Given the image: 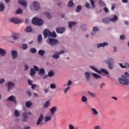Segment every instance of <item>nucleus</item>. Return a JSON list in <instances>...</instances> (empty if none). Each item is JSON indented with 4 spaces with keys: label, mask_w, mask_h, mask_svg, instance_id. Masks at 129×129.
Returning a JSON list of instances; mask_svg holds the SVG:
<instances>
[{
    "label": "nucleus",
    "mask_w": 129,
    "mask_h": 129,
    "mask_svg": "<svg viewBox=\"0 0 129 129\" xmlns=\"http://www.w3.org/2000/svg\"><path fill=\"white\" fill-rule=\"evenodd\" d=\"M48 44H49V45H50V46H52V47L58 45V44L59 43V41H58V40L54 38H48Z\"/></svg>",
    "instance_id": "nucleus-8"
},
{
    "label": "nucleus",
    "mask_w": 129,
    "mask_h": 129,
    "mask_svg": "<svg viewBox=\"0 0 129 129\" xmlns=\"http://www.w3.org/2000/svg\"><path fill=\"white\" fill-rule=\"evenodd\" d=\"M8 100H10V101H13L14 103H17V100L16 99V97L14 95L10 96L9 98H8Z\"/></svg>",
    "instance_id": "nucleus-13"
},
{
    "label": "nucleus",
    "mask_w": 129,
    "mask_h": 129,
    "mask_svg": "<svg viewBox=\"0 0 129 129\" xmlns=\"http://www.w3.org/2000/svg\"><path fill=\"white\" fill-rule=\"evenodd\" d=\"M70 90V86H68L67 88L64 89V93L66 94Z\"/></svg>",
    "instance_id": "nucleus-42"
},
{
    "label": "nucleus",
    "mask_w": 129,
    "mask_h": 129,
    "mask_svg": "<svg viewBox=\"0 0 129 129\" xmlns=\"http://www.w3.org/2000/svg\"><path fill=\"white\" fill-rule=\"evenodd\" d=\"M32 23L33 25H36V26H42L44 24L43 20L38 18H34L32 20Z\"/></svg>",
    "instance_id": "nucleus-5"
},
{
    "label": "nucleus",
    "mask_w": 129,
    "mask_h": 129,
    "mask_svg": "<svg viewBox=\"0 0 129 129\" xmlns=\"http://www.w3.org/2000/svg\"><path fill=\"white\" fill-rule=\"evenodd\" d=\"M119 65H120L121 68H126V67L125 66L122 65V63H119Z\"/></svg>",
    "instance_id": "nucleus-59"
},
{
    "label": "nucleus",
    "mask_w": 129,
    "mask_h": 129,
    "mask_svg": "<svg viewBox=\"0 0 129 129\" xmlns=\"http://www.w3.org/2000/svg\"><path fill=\"white\" fill-rule=\"evenodd\" d=\"M14 87H15V83L11 82H8V91H10L11 89H13Z\"/></svg>",
    "instance_id": "nucleus-9"
},
{
    "label": "nucleus",
    "mask_w": 129,
    "mask_h": 129,
    "mask_svg": "<svg viewBox=\"0 0 129 129\" xmlns=\"http://www.w3.org/2000/svg\"><path fill=\"white\" fill-rule=\"evenodd\" d=\"M114 9H115V5L114 4H112L111 6V11H114Z\"/></svg>",
    "instance_id": "nucleus-58"
},
{
    "label": "nucleus",
    "mask_w": 129,
    "mask_h": 129,
    "mask_svg": "<svg viewBox=\"0 0 129 129\" xmlns=\"http://www.w3.org/2000/svg\"><path fill=\"white\" fill-rule=\"evenodd\" d=\"M22 116L24 117V118L22 119V121H23V122H26V121H27V119L28 118V116L27 115V112H23Z\"/></svg>",
    "instance_id": "nucleus-17"
},
{
    "label": "nucleus",
    "mask_w": 129,
    "mask_h": 129,
    "mask_svg": "<svg viewBox=\"0 0 129 129\" xmlns=\"http://www.w3.org/2000/svg\"><path fill=\"white\" fill-rule=\"evenodd\" d=\"M34 70H35V71H37V72H38V71H39V68L36 66H34Z\"/></svg>",
    "instance_id": "nucleus-54"
},
{
    "label": "nucleus",
    "mask_w": 129,
    "mask_h": 129,
    "mask_svg": "<svg viewBox=\"0 0 129 129\" xmlns=\"http://www.w3.org/2000/svg\"><path fill=\"white\" fill-rule=\"evenodd\" d=\"M25 32H32L33 31V29L31 27L29 26L26 28V29L25 30Z\"/></svg>",
    "instance_id": "nucleus-33"
},
{
    "label": "nucleus",
    "mask_w": 129,
    "mask_h": 129,
    "mask_svg": "<svg viewBox=\"0 0 129 129\" xmlns=\"http://www.w3.org/2000/svg\"><path fill=\"white\" fill-rule=\"evenodd\" d=\"M82 10V7L80 5H78L77 8H76V13H79L80 11Z\"/></svg>",
    "instance_id": "nucleus-26"
},
{
    "label": "nucleus",
    "mask_w": 129,
    "mask_h": 129,
    "mask_svg": "<svg viewBox=\"0 0 129 129\" xmlns=\"http://www.w3.org/2000/svg\"><path fill=\"white\" fill-rule=\"evenodd\" d=\"M14 115L16 116V117H18L20 116V113L17 110H15L14 112Z\"/></svg>",
    "instance_id": "nucleus-40"
},
{
    "label": "nucleus",
    "mask_w": 129,
    "mask_h": 129,
    "mask_svg": "<svg viewBox=\"0 0 129 129\" xmlns=\"http://www.w3.org/2000/svg\"><path fill=\"white\" fill-rule=\"evenodd\" d=\"M45 72V70H44V68H42L39 70L38 74L39 75H44Z\"/></svg>",
    "instance_id": "nucleus-23"
},
{
    "label": "nucleus",
    "mask_w": 129,
    "mask_h": 129,
    "mask_svg": "<svg viewBox=\"0 0 129 129\" xmlns=\"http://www.w3.org/2000/svg\"><path fill=\"white\" fill-rule=\"evenodd\" d=\"M49 37H53V38H56V37H57V34H56V32H55V31L50 32Z\"/></svg>",
    "instance_id": "nucleus-27"
},
{
    "label": "nucleus",
    "mask_w": 129,
    "mask_h": 129,
    "mask_svg": "<svg viewBox=\"0 0 129 129\" xmlns=\"http://www.w3.org/2000/svg\"><path fill=\"white\" fill-rule=\"evenodd\" d=\"M20 36H21V34H20V33H13L11 37L12 38H13L14 40H18V39H19V38L20 37Z\"/></svg>",
    "instance_id": "nucleus-12"
},
{
    "label": "nucleus",
    "mask_w": 129,
    "mask_h": 129,
    "mask_svg": "<svg viewBox=\"0 0 129 129\" xmlns=\"http://www.w3.org/2000/svg\"><path fill=\"white\" fill-rule=\"evenodd\" d=\"M11 54L13 59H15V58L18 57V52L16 50H12L11 51Z\"/></svg>",
    "instance_id": "nucleus-16"
},
{
    "label": "nucleus",
    "mask_w": 129,
    "mask_h": 129,
    "mask_svg": "<svg viewBox=\"0 0 129 129\" xmlns=\"http://www.w3.org/2000/svg\"><path fill=\"white\" fill-rule=\"evenodd\" d=\"M26 93H27L28 95H29V97H31L32 96V92L30 90H27L26 92Z\"/></svg>",
    "instance_id": "nucleus-52"
},
{
    "label": "nucleus",
    "mask_w": 129,
    "mask_h": 129,
    "mask_svg": "<svg viewBox=\"0 0 129 129\" xmlns=\"http://www.w3.org/2000/svg\"><path fill=\"white\" fill-rule=\"evenodd\" d=\"M49 105H50V102H49V101H47L44 104V107H48V106H49Z\"/></svg>",
    "instance_id": "nucleus-47"
},
{
    "label": "nucleus",
    "mask_w": 129,
    "mask_h": 129,
    "mask_svg": "<svg viewBox=\"0 0 129 129\" xmlns=\"http://www.w3.org/2000/svg\"><path fill=\"white\" fill-rule=\"evenodd\" d=\"M56 32L57 34H63L65 32V28L57 27L56 29Z\"/></svg>",
    "instance_id": "nucleus-10"
},
{
    "label": "nucleus",
    "mask_w": 129,
    "mask_h": 129,
    "mask_svg": "<svg viewBox=\"0 0 129 129\" xmlns=\"http://www.w3.org/2000/svg\"><path fill=\"white\" fill-rule=\"evenodd\" d=\"M19 14H23V10L21 8H19L16 11V14L19 15Z\"/></svg>",
    "instance_id": "nucleus-30"
},
{
    "label": "nucleus",
    "mask_w": 129,
    "mask_h": 129,
    "mask_svg": "<svg viewBox=\"0 0 129 129\" xmlns=\"http://www.w3.org/2000/svg\"><path fill=\"white\" fill-rule=\"evenodd\" d=\"M88 93L89 95H90L92 97H95V96H96V94H95V93H94L93 92L88 91Z\"/></svg>",
    "instance_id": "nucleus-37"
},
{
    "label": "nucleus",
    "mask_w": 129,
    "mask_h": 129,
    "mask_svg": "<svg viewBox=\"0 0 129 129\" xmlns=\"http://www.w3.org/2000/svg\"><path fill=\"white\" fill-rule=\"evenodd\" d=\"M57 111V107L56 106L52 107L50 109V111L51 114H54L55 112Z\"/></svg>",
    "instance_id": "nucleus-22"
},
{
    "label": "nucleus",
    "mask_w": 129,
    "mask_h": 129,
    "mask_svg": "<svg viewBox=\"0 0 129 129\" xmlns=\"http://www.w3.org/2000/svg\"><path fill=\"white\" fill-rule=\"evenodd\" d=\"M73 5H74L73 3V1H71L69 2L68 7H73Z\"/></svg>",
    "instance_id": "nucleus-45"
},
{
    "label": "nucleus",
    "mask_w": 129,
    "mask_h": 129,
    "mask_svg": "<svg viewBox=\"0 0 129 129\" xmlns=\"http://www.w3.org/2000/svg\"><path fill=\"white\" fill-rule=\"evenodd\" d=\"M5 8V4L3 3H0V12H4Z\"/></svg>",
    "instance_id": "nucleus-24"
},
{
    "label": "nucleus",
    "mask_w": 129,
    "mask_h": 129,
    "mask_svg": "<svg viewBox=\"0 0 129 129\" xmlns=\"http://www.w3.org/2000/svg\"><path fill=\"white\" fill-rule=\"evenodd\" d=\"M76 24H77V22H72V21L69 22L68 23L69 28H70V29H71V28L74 27V26H75Z\"/></svg>",
    "instance_id": "nucleus-19"
},
{
    "label": "nucleus",
    "mask_w": 129,
    "mask_h": 129,
    "mask_svg": "<svg viewBox=\"0 0 129 129\" xmlns=\"http://www.w3.org/2000/svg\"><path fill=\"white\" fill-rule=\"evenodd\" d=\"M93 129H101V126L99 125H96L94 127Z\"/></svg>",
    "instance_id": "nucleus-55"
},
{
    "label": "nucleus",
    "mask_w": 129,
    "mask_h": 129,
    "mask_svg": "<svg viewBox=\"0 0 129 129\" xmlns=\"http://www.w3.org/2000/svg\"><path fill=\"white\" fill-rule=\"evenodd\" d=\"M43 39L42 38V35L39 34L38 36V43H42Z\"/></svg>",
    "instance_id": "nucleus-35"
},
{
    "label": "nucleus",
    "mask_w": 129,
    "mask_h": 129,
    "mask_svg": "<svg viewBox=\"0 0 129 129\" xmlns=\"http://www.w3.org/2000/svg\"><path fill=\"white\" fill-rule=\"evenodd\" d=\"M18 3L24 8H26L28 6V3L26 1H19Z\"/></svg>",
    "instance_id": "nucleus-15"
},
{
    "label": "nucleus",
    "mask_w": 129,
    "mask_h": 129,
    "mask_svg": "<svg viewBox=\"0 0 129 129\" xmlns=\"http://www.w3.org/2000/svg\"><path fill=\"white\" fill-rule=\"evenodd\" d=\"M104 11L105 13H108V9L106 7L104 8Z\"/></svg>",
    "instance_id": "nucleus-61"
},
{
    "label": "nucleus",
    "mask_w": 129,
    "mask_h": 129,
    "mask_svg": "<svg viewBox=\"0 0 129 129\" xmlns=\"http://www.w3.org/2000/svg\"><path fill=\"white\" fill-rule=\"evenodd\" d=\"M22 49L23 50H27L28 49V44L25 43L22 44Z\"/></svg>",
    "instance_id": "nucleus-41"
},
{
    "label": "nucleus",
    "mask_w": 129,
    "mask_h": 129,
    "mask_svg": "<svg viewBox=\"0 0 129 129\" xmlns=\"http://www.w3.org/2000/svg\"><path fill=\"white\" fill-rule=\"evenodd\" d=\"M125 38V37H124V35H121L120 36V40H124Z\"/></svg>",
    "instance_id": "nucleus-57"
},
{
    "label": "nucleus",
    "mask_w": 129,
    "mask_h": 129,
    "mask_svg": "<svg viewBox=\"0 0 129 129\" xmlns=\"http://www.w3.org/2000/svg\"><path fill=\"white\" fill-rule=\"evenodd\" d=\"M55 54L52 55V58H54V59H58L59 57V54L57 53V52H55Z\"/></svg>",
    "instance_id": "nucleus-32"
},
{
    "label": "nucleus",
    "mask_w": 129,
    "mask_h": 129,
    "mask_svg": "<svg viewBox=\"0 0 129 129\" xmlns=\"http://www.w3.org/2000/svg\"><path fill=\"white\" fill-rule=\"evenodd\" d=\"M91 111H92L93 114H94L95 115H97L98 114V111H97V110L94 108H91Z\"/></svg>",
    "instance_id": "nucleus-25"
},
{
    "label": "nucleus",
    "mask_w": 129,
    "mask_h": 129,
    "mask_svg": "<svg viewBox=\"0 0 129 129\" xmlns=\"http://www.w3.org/2000/svg\"><path fill=\"white\" fill-rule=\"evenodd\" d=\"M28 84L29 85H32V84H33V81L32 80L28 79Z\"/></svg>",
    "instance_id": "nucleus-56"
},
{
    "label": "nucleus",
    "mask_w": 129,
    "mask_h": 129,
    "mask_svg": "<svg viewBox=\"0 0 129 129\" xmlns=\"http://www.w3.org/2000/svg\"><path fill=\"white\" fill-rule=\"evenodd\" d=\"M31 53H35L37 52V49L36 48H31L30 49Z\"/></svg>",
    "instance_id": "nucleus-49"
},
{
    "label": "nucleus",
    "mask_w": 129,
    "mask_h": 129,
    "mask_svg": "<svg viewBox=\"0 0 129 129\" xmlns=\"http://www.w3.org/2000/svg\"><path fill=\"white\" fill-rule=\"evenodd\" d=\"M36 84H33L31 86L32 89H35V88L36 87Z\"/></svg>",
    "instance_id": "nucleus-64"
},
{
    "label": "nucleus",
    "mask_w": 129,
    "mask_h": 129,
    "mask_svg": "<svg viewBox=\"0 0 129 129\" xmlns=\"http://www.w3.org/2000/svg\"><path fill=\"white\" fill-rule=\"evenodd\" d=\"M85 7L87 9H91V6H90V4L89 3H86Z\"/></svg>",
    "instance_id": "nucleus-48"
},
{
    "label": "nucleus",
    "mask_w": 129,
    "mask_h": 129,
    "mask_svg": "<svg viewBox=\"0 0 129 129\" xmlns=\"http://www.w3.org/2000/svg\"><path fill=\"white\" fill-rule=\"evenodd\" d=\"M31 11H39L40 10V4L34 2L33 4L30 6Z\"/></svg>",
    "instance_id": "nucleus-7"
},
{
    "label": "nucleus",
    "mask_w": 129,
    "mask_h": 129,
    "mask_svg": "<svg viewBox=\"0 0 129 129\" xmlns=\"http://www.w3.org/2000/svg\"><path fill=\"white\" fill-rule=\"evenodd\" d=\"M57 87V86L55 84H50V88L51 89H54Z\"/></svg>",
    "instance_id": "nucleus-44"
},
{
    "label": "nucleus",
    "mask_w": 129,
    "mask_h": 129,
    "mask_svg": "<svg viewBox=\"0 0 129 129\" xmlns=\"http://www.w3.org/2000/svg\"><path fill=\"white\" fill-rule=\"evenodd\" d=\"M118 20V17L116 15H114L113 18H110L109 19L107 18H104L102 19V23H104V24H108L109 23V21L111 22H114L115 21H117Z\"/></svg>",
    "instance_id": "nucleus-6"
},
{
    "label": "nucleus",
    "mask_w": 129,
    "mask_h": 129,
    "mask_svg": "<svg viewBox=\"0 0 129 129\" xmlns=\"http://www.w3.org/2000/svg\"><path fill=\"white\" fill-rule=\"evenodd\" d=\"M44 91L45 93H48L49 92V89L48 88H45Z\"/></svg>",
    "instance_id": "nucleus-60"
},
{
    "label": "nucleus",
    "mask_w": 129,
    "mask_h": 129,
    "mask_svg": "<svg viewBox=\"0 0 129 129\" xmlns=\"http://www.w3.org/2000/svg\"><path fill=\"white\" fill-rule=\"evenodd\" d=\"M105 46H108V43L103 42V43H99L97 45V48H100V47H105Z\"/></svg>",
    "instance_id": "nucleus-20"
},
{
    "label": "nucleus",
    "mask_w": 129,
    "mask_h": 129,
    "mask_svg": "<svg viewBox=\"0 0 129 129\" xmlns=\"http://www.w3.org/2000/svg\"><path fill=\"white\" fill-rule=\"evenodd\" d=\"M82 102H87V98L85 96H83L81 98Z\"/></svg>",
    "instance_id": "nucleus-38"
},
{
    "label": "nucleus",
    "mask_w": 129,
    "mask_h": 129,
    "mask_svg": "<svg viewBox=\"0 0 129 129\" xmlns=\"http://www.w3.org/2000/svg\"><path fill=\"white\" fill-rule=\"evenodd\" d=\"M85 77H86V79H87V80H90V77L91 76V74H90V73H89L88 72H86L85 73Z\"/></svg>",
    "instance_id": "nucleus-21"
},
{
    "label": "nucleus",
    "mask_w": 129,
    "mask_h": 129,
    "mask_svg": "<svg viewBox=\"0 0 129 129\" xmlns=\"http://www.w3.org/2000/svg\"><path fill=\"white\" fill-rule=\"evenodd\" d=\"M32 104H33L32 103V102L31 101H27L26 103V107H31V106H32Z\"/></svg>",
    "instance_id": "nucleus-36"
},
{
    "label": "nucleus",
    "mask_w": 129,
    "mask_h": 129,
    "mask_svg": "<svg viewBox=\"0 0 129 129\" xmlns=\"http://www.w3.org/2000/svg\"><path fill=\"white\" fill-rule=\"evenodd\" d=\"M105 62L108 65V67L109 69H113V62H114V59L111 57H108Z\"/></svg>",
    "instance_id": "nucleus-4"
},
{
    "label": "nucleus",
    "mask_w": 129,
    "mask_h": 129,
    "mask_svg": "<svg viewBox=\"0 0 129 129\" xmlns=\"http://www.w3.org/2000/svg\"><path fill=\"white\" fill-rule=\"evenodd\" d=\"M30 74L31 76H34V75L36 74V72L35 71V70L34 69H31Z\"/></svg>",
    "instance_id": "nucleus-29"
},
{
    "label": "nucleus",
    "mask_w": 129,
    "mask_h": 129,
    "mask_svg": "<svg viewBox=\"0 0 129 129\" xmlns=\"http://www.w3.org/2000/svg\"><path fill=\"white\" fill-rule=\"evenodd\" d=\"M55 74H54V72L53 71H50L48 73V77H53Z\"/></svg>",
    "instance_id": "nucleus-28"
},
{
    "label": "nucleus",
    "mask_w": 129,
    "mask_h": 129,
    "mask_svg": "<svg viewBox=\"0 0 129 129\" xmlns=\"http://www.w3.org/2000/svg\"><path fill=\"white\" fill-rule=\"evenodd\" d=\"M70 85H72V81H71V80L69 81L67 84L64 85L63 86H69Z\"/></svg>",
    "instance_id": "nucleus-46"
},
{
    "label": "nucleus",
    "mask_w": 129,
    "mask_h": 129,
    "mask_svg": "<svg viewBox=\"0 0 129 129\" xmlns=\"http://www.w3.org/2000/svg\"><path fill=\"white\" fill-rule=\"evenodd\" d=\"M10 22H11L12 23H14V24H19L20 23V20L17 18H10L9 19Z\"/></svg>",
    "instance_id": "nucleus-14"
},
{
    "label": "nucleus",
    "mask_w": 129,
    "mask_h": 129,
    "mask_svg": "<svg viewBox=\"0 0 129 129\" xmlns=\"http://www.w3.org/2000/svg\"><path fill=\"white\" fill-rule=\"evenodd\" d=\"M90 67L92 70L97 72V73H99V74H102V73H104V74H106V75H108V74H109V73L107 72L105 69H101L100 71H99L97 70V69L95 68V67H94L93 66H90Z\"/></svg>",
    "instance_id": "nucleus-3"
},
{
    "label": "nucleus",
    "mask_w": 129,
    "mask_h": 129,
    "mask_svg": "<svg viewBox=\"0 0 129 129\" xmlns=\"http://www.w3.org/2000/svg\"><path fill=\"white\" fill-rule=\"evenodd\" d=\"M91 5L93 9H95V5H94V1H91Z\"/></svg>",
    "instance_id": "nucleus-51"
},
{
    "label": "nucleus",
    "mask_w": 129,
    "mask_h": 129,
    "mask_svg": "<svg viewBox=\"0 0 129 129\" xmlns=\"http://www.w3.org/2000/svg\"><path fill=\"white\" fill-rule=\"evenodd\" d=\"M51 116H46L44 118L43 114H41L36 123V125H42L41 122L43 121V119H44L45 122H47L49 120H51Z\"/></svg>",
    "instance_id": "nucleus-2"
},
{
    "label": "nucleus",
    "mask_w": 129,
    "mask_h": 129,
    "mask_svg": "<svg viewBox=\"0 0 129 129\" xmlns=\"http://www.w3.org/2000/svg\"><path fill=\"white\" fill-rule=\"evenodd\" d=\"M65 53V51L64 50H60L59 52H57V54L58 55H61V54H64Z\"/></svg>",
    "instance_id": "nucleus-53"
},
{
    "label": "nucleus",
    "mask_w": 129,
    "mask_h": 129,
    "mask_svg": "<svg viewBox=\"0 0 129 129\" xmlns=\"http://www.w3.org/2000/svg\"><path fill=\"white\" fill-rule=\"evenodd\" d=\"M93 77H94V78H96V79H98L99 78H101V77L95 73H92V74Z\"/></svg>",
    "instance_id": "nucleus-34"
},
{
    "label": "nucleus",
    "mask_w": 129,
    "mask_h": 129,
    "mask_svg": "<svg viewBox=\"0 0 129 129\" xmlns=\"http://www.w3.org/2000/svg\"><path fill=\"white\" fill-rule=\"evenodd\" d=\"M4 82H5V79H0V84H2Z\"/></svg>",
    "instance_id": "nucleus-62"
},
{
    "label": "nucleus",
    "mask_w": 129,
    "mask_h": 129,
    "mask_svg": "<svg viewBox=\"0 0 129 129\" xmlns=\"http://www.w3.org/2000/svg\"><path fill=\"white\" fill-rule=\"evenodd\" d=\"M38 54L40 55V56H43L44 55H45V51L43 50H40L38 51Z\"/></svg>",
    "instance_id": "nucleus-31"
},
{
    "label": "nucleus",
    "mask_w": 129,
    "mask_h": 129,
    "mask_svg": "<svg viewBox=\"0 0 129 129\" xmlns=\"http://www.w3.org/2000/svg\"><path fill=\"white\" fill-rule=\"evenodd\" d=\"M50 31L48 30L47 29H44L43 31V35L44 36V39H46V38H47L48 36H50Z\"/></svg>",
    "instance_id": "nucleus-11"
},
{
    "label": "nucleus",
    "mask_w": 129,
    "mask_h": 129,
    "mask_svg": "<svg viewBox=\"0 0 129 129\" xmlns=\"http://www.w3.org/2000/svg\"><path fill=\"white\" fill-rule=\"evenodd\" d=\"M69 129H78V127L74 126L73 124H70L69 125Z\"/></svg>",
    "instance_id": "nucleus-39"
},
{
    "label": "nucleus",
    "mask_w": 129,
    "mask_h": 129,
    "mask_svg": "<svg viewBox=\"0 0 129 129\" xmlns=\"http://www.w3.org/2000/svg\"><path fill=\"white\" fill-rule=\"evenodd\" d=\"M44 15H46V16L47 17L48 19H51V14L48 12H45Z\"/></svg>",
    "instance_id": "nucleus-43"
},
{
    "label": "nucleus",
    "mask_w": 129,
    "mask_h": 129,
    "mask_svg": "<svg viewBox=\"0 0 129 129\" xmlns=\"http://www.w3.org/2000/svg\"><path fill=\"white\" fill-rule=\"evenodd\" d=\"M99 28H98V27H94L93 28V32H97L99 31Z\"/></svg>",
    "instance_id": "nucleus-50"
},
{
    "label": "nucleus",
    "mask_w": 129,
    "mask_h": 129,
    "mask_svg": "<svg viewBox=\"0 0 129 129\" xmlns=\"http://www.w3.org/2000/svg\"><path fill=\"white\" fill-rule=\"evenodd\" d=\"M129 74L128 72H125L124 75H122L121 78H118V81L120 84L123 85H128L129 84Z\"/></svg>",
    "instance_id": "nucleus-1"
},
{
    "label": "nucleus",
    "mask_w": 129,
    "mask_h": 129,
    "mask_svg": "<svg viewBox=\"0 0 129 129\" xmlns=\"http://www.w3.org/2000/svg\"><path fill=\"white\" fill-rule=\"evenodd\" d=\"M124 65L125 66V67H127L128 68H129V63L127 62H125L124 63Z\"/></svg>",
    "instance_id": "nucleus-63"
},
{
    "label": "nucleus",
    "mask_w": 129,
    "mask_h": 129,
    "mask_svg": "<svg viewBox=\"0 0 129 129\" xmlns=\"http://www.w3.org/2000/svg\"><path fill=\"white\" fill-rule=\"evenodd\" d=\"M6 54H7V51L3 48H0L1 56H2V57H5L6 56Z\"/></svg>",
    "instance_id": "nucleus-18"
}]
</instances>
